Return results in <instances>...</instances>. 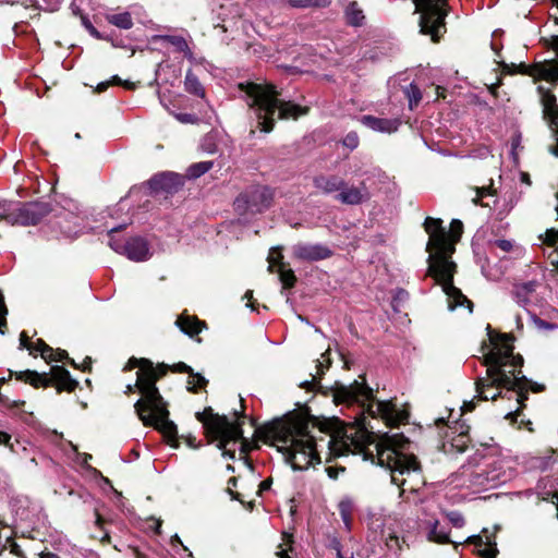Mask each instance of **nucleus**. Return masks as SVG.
<instances>
[{
    "label": "nucleus",
    "mask_w": 558,
    "mask_h": 558,
    "mask_svg": "<svg viewBox=\"0 0 558 558\" xmlns=\"http://www.w3.org/2000/svg\"><path fill=\"white\" fill-rule=\"evenodd\" d=\"M247 420L255 432L252 439L246 437V451L258 448V441H270L294 470H306L320 463L322 453L326 459L341 456L344 453L343 447H347L322 428L310 427L303 418L275 421L263 426H257L255 418L246 414Z\"/></svg>",
    "instance_id": "nucleus-1"
},
{
    "label": "nucleus",
    "mask_w": 558,
    "mask_h": 558,
    "mask_svg": "<svg viewBox=\"0 0 558 558\" xmlns=\"http://www.w3.org/2000/svg\"><path fill=\"white\" fill-rule=\"evenodd\" d=\"M442 221L427 217L424 223L425 231L429 235L426 245L428 256L427 274L433 277L437 283L441 284L442 291L448 299L449 310L458 306H466L472 312V302L453 286V275L456 272V264L450 260L451 255L456 251V243L460 240L463 231V225L460 220H452L450 231L446 232L442 228Z\"/></svg>",
    "instance_id": "nucleus-2"
},
{
    "label": "nucleus",
    "mask_w": 558,
    "mask_h": 558,
    "mask_svg": "<svg viewBox=\"0 0 558 558\" xmlns=\"http://www.w3.org/2000/svg\"><path fill=\"white\" fill-rule=\"evenodd\" d=\"M133 368H138L137 387L142 393V398L134 404L138 417L144 425H153L167 437L174 438L177 426L169 421L166 402L156 387V381L167 374L169 366L166 364L154 366L147 359L131 357L124 371Z\"/></svg>",
    "instance_id": "nucleus-3"
},
{
    "label": "nucleus",
    "mask_w": 558,
    "mask_h": 558,
    "mask_svg": "<svg viewBox=\"0 0 558 558\" xmlns=\"http://www.w3.org/2000/svg\"><path fill=\"white\" fill-rule=\"evenodd\" d=\"M487 329L492 344L490 351L483 357V364L487 367V385L504 386L517 391L521 398L527 385V379L521 375L523 357L513 354V338L510 335H495L489 326Z\"/></svg>",
    "instance_id": "nucleus-4"
},
{
    "label": "nucleus",
    "mask_w": 558,
    "mask_h": 558,
    "mask_svg": "<svg viewBox=\"0 0 558 558\" xmlns=\"http://www.w3.org/2000/svg\"><path fill=\"white\" fill-rule=\"evenodd\" d=\"M245 90L252 120L251 134L255 133V129H259L263 133L272 131L276 111H278V118L282 120L298 119L308 111L306 107L279 99L277 90L269 84L246 82Z\"/></svg>",
    "instance_id": "nucleus-5"
},
{
    "label": "nucleus",
    "mask_w": 558,
    "mask_h": 558,
    "mask_svg": "<svg viewBox=\"0 0 558 558\" xmlns=\"http://www.w3.org/2000/svg\"><path fill=\"white\" fill-rule=\"evenodd\" d=\"M332 398L337 404L357 403L361 407V412L354 421L359 432L367 433L369 428L373 429V426L366 422L367 416L380 417L390 426H397L408 417V414L396 409L391 401L372 402L373 390L364 381L354 380L348 386L337 384L332 389Z\"/></svg>",
    "instance_id": "nucleus-6"
},
{
    "label": "nucleus",
    "mask_w": 558,
    "mask_h": 558,
    "mask_svg": "<svg viewBox=\"0 0 558 558\" xmlns=\"http://www.w3.org/2000/svg\"><path fill=\"white\" fill-rule=\"evenodd\" d=\"M408 439L401 434H385L376 446L378 464L390 471L391 482L401 487L409 484L415 490L420 482V464L413 454L403 450Z\"/></svg>",
    "instance_id": "nucleus-7"
},
{
    "label": "nucleus",
    "mask_w": 558,
    "mask_h": 558,
    "mask_svg": "<svg viewBox=\"0 0 558 558\" xmlns=\"http://www.w3.org/2000/svg\"><path fill=\"white\" fill-rule=\"evenodd\" d=\"M196 420L202 423L208 442H216L225 458L234 459L239 452V459H244V439L242 424L238 413L232 415H219L210 407L196 412Z\"/></svg>",
    "instance_id": "nucleus-8"
},
{
    "label": "nucleus",
    "mask_w": 558,
    "mask_h": 558,
    "mask_svg": "<svg viewBox=\"0 0 558 558\" xmlns=\"http://www.w3.org/2000/svg\"><path fill=\"white\" fill-rule=\"evenodd\" d=\"M415 11L420 12V31L429 35L433 41H438L446 32L447 0H413Z\"/></svg>",
    "instance_id": "nucleus-9"
},
{
    "label": "nucleus",
    "mask_w": 558,
    "mask_h": 558,
    "mask_svg": "<svg viewBox=\"0 0 558 558\" xmlns=\"http://www.w3.org/2000/svg\"><path fill=\"white\" fill-rule=\"evenodd\" d=\"M515 472L512 461L499 459L485 470L472 473L470 483L476 489H490L509 482Z\"/></svg>",
    "instance_id": "nucleus-10"
},
{
    "label": "nucleus",
    "mask_w": 558,
    "mask_h": 558,
    "mask_svg": "<svg viewBox=\"0 0 558 558\" xmlns=\"http://www.w3.org/2000/svg\"><path fill=\"white\" fill-rule=\"evenodd\" d=\"M15 377L19 380L31 384L34 387H48L51 384H54L58 391H73L77 381L73 379L68 369L62 366H53L51 368V374L48 376L47 374H40L35 371H23L15 373Z\"/></svg>",
    "instance_id": "nucleus-11"
},
{
    "label": "nucleus",
    "mask_w": 558,
    "mask_h": 558,
    "mask_svg": "<svg viewBox=\"0 0 558 558\" xmlns=\"http://www.w3.org/2000/svg\"><path fill=\"white\" fill-rule=\"evenodd\" d=\"M50 207L47 203L32 202L20 204L19 207L4 216L11 223H20L23 226L38 223L48 213Z\"/></svg>",
    "instance_id": "nucleus-12"
},
{
    "label": "nucleus",
    "mask_w": 558,
    "mask_h": 558,
    "mask_svg": "<svg viewBox=\"0 0 558 558\" xmlns=\"http://www.w3.org/2000/svg\"><path fill=\"white\" fill-rule=\"evenodd\" d=\"M275 191L263 184L251 185L246 192V214H259L270 208Z\"/></svg>",
    "instance_id": "nucleus-13"
},
{
    "label": "nucleus",
    "mask_w": 558,
    "mask_h": 558,
    "mask_svg": "<svg viewBox=\"0 0 558 558\" xmlns=\"http://www.w3.org/2000/svg\"><path fill=\"white\" fill-rule=\"evenodd\" d=\"M109 245L114 252L124 254L135 262H143L150 257L147 241L140 236L132 238L126 243L117 241L111 236Z\"/></svg>",
    "instance_id": "nucleus-14"
},
{
    "label": "nucleus",
    "mask_w": 558,
    "mask_h": 558,
    "mask_svg": "<svg viewBox=\"0 0 558 558\" xmlns=\"http://www.w3.org/2000/svg\"><path fill=\"white\" fill-rule=\"evenodd\" d=\"M292 254L299 260L318 262L329 258L332 255V251L319 243H298L292 246Z\"/></svg>",
    "instance_id": "nucleus-15"
},
{
    "label": "nucleus",
    "mask_w": 558,
    "mask_h": 558,
    "mask_svg": "<svg viewBox=\"0 0 558 558\" xmlns=\"http://www.w3.org/2000/svg\"><path fill=\"white\" fill-rule=\"evenodd\" d=\"M148 184L155 192L172 193L183 185V178L174 172H163L153 177Z\"/></svg>",
    "instance_id": "nucleus-16"
},
{
    "label": "nucleus",
    "mask_w": 558,
    "mask_h": 558,
    "mask_svg": "<svg viewBox=\"0 0 558 558\" xmlns=\"http://www.w3.org/2000/svg\"><path fill=\"white\" fill-rule=\"evenodd\" d=\"M538 93L541 94L544 119L547 121L549 129L558 128V105L555 95L543 86H538Z\"/></svg>",
    "instance_id": "nucleus-17"
},
{
    "label": "nucleus",
    "mask_w": 558,
    "mask_h": 558,
    "mask_svg": "<svg viewBox=\"0 0 558 558\" xmlns=\"http://www.w3.org/2000/svg\"><path fill=\"white\" fill-rule=\"evenodd\" d=\"M421 529L425 532L429 542L438 544L453 543L449 537V533L442 526H440L439 521L436 519L422 521Z\"/></svg>",
    "instance_id": "nucleus-18"
},
{
    "label": "nucleus",
    "mask_w": 558,
    "mask_h": 558,
    "mask_svg": "<svg viewBox=\"0 0 558 558\" xmlns=\"http://www.w3.org/2000/svg\"><path fill=\"white\" fill-rule=\"evenodd\" d=\"M360 121L371 130L383 133H393L400 124L398 119H383L373 116H363Z\"/></svg>",
    "instance_id": "nucleus-19"
},
{
    "label": "nucleus",
    "mask_w": 558,
    "mask_h": 558,
    "mask_svg": "<svg viewBox=\"0 0 558 558\" xmlns=\"http://www.w3.org/2000/svg\"><path fill=\"white\" fill-rule=\"evenodd\" d=\"M368 197V193L366 186L362 184L360 187L356 186H345L340 190L339 194L336 198L347 205H359L363 203Z\"/></svg>",
    "instance_id": "nucleus-20"
},
{
    "label": "nucleus",
    "mask_w": 558,
    "mask_h": 558,
    "mask_svg": "<svg viewBox=\"0 0 558 558\" xmlns=\"http://www.w3.org/2000/svg\"><path fill=\"white\" fill-rule=\"evenodd\" d=\"M314 186L325 194L340 192L345 186V181L336 175H319L314 179Z\"/></svg>",
    "instance_id": "nucleus-21"
},
{
    "label": "nucleus",
    "mask_w": 558,
    "mask_h": 558,
    "mask_svg": "<svg viewBox=\"0 0 558 558\" xmlns=\"http://www.w3.org/2000/svg\"><path fill=\"white\" fill-rule=\"evenodd\" d=\"M175 325L180 328L182 332L190 337L198 335L206 326L205 323L199 320L197 317L190 316L186 314H181L177 318Z\"/></svg>",
    "instance_id": "nucleus-22"
},
{
    "label": "nucleus",
    "mask_w": 558,
    "mask_h": 558,
    "mask_svg": "<svg viewBox=\"0 0 558 558\" xmlns=\"http://www.w3.org/2000/svg\"><path fill=\"white\" fill-rule=\"evenodd\" d=\"M536 289V282L535 281H529L521 284L515 286L514 288V298L517 303L522 306L526 307L531 303V298Z\"/></svg>",
    "instance_id": "nucleus-23"
},
{
    "label": "nucleus",
    "mask_w": 558,
    "mask_h": 558,
    "mask_svg": "<svg viewBox=\"0 0 558 558\" xmlns=\"http://www.w3.org/2000/svg\"><path fill=\"white\" fill-rule=\"evenodd\" d=\"M487 377L486 378H478L476 380V392L480 400H496L497 397L500 396L499 391H492L493 389H500L505 388L504 386H497V385H487Z\"/></svg>",
    "instance_id": "nucleus-24"
},
{
    "label": "nucleus",
    "mask_w": 558,
    "mask_h": 558,
    "mask_svg": "<svg viewBox=\"0 0 558 558\" xmlns=\"http://www.w3.org/2000/svg\"><path fill=\"white\" fill-rule=\"evenodd\" d=\"M37 350L40 353L41 357L47 362H58L68 357L66 351L60 349L54 351L41 339L37 340Z\"/></svg>",
    "instance_id": "nucleus-25"
},
{
    "label": "nucleus",
    "mask_w": 558,
    "mask_h": 558,
    "mask_svg": "<svg viewBox=\"0 0 558 558\" xmlns=\"http://www.w3.org/2000/svg\"><path fill=\"white\" fill-rule=\"evenodd\" d=\"M330 364H331V360L329 356V350H327L326 352L320 354L319 359H317L316 364H315L316 372H315V374H311L312 380L311 381L306 380L301 386L302 387H314L316 381L320 378V376L325 373V371L329 368Z\"/></svg>",
    "instance_id": "nucleus-26"
},
{
    "label": "nucleus",
    "mask_w": 558,
    "mask_h": 558,
    "mask_svg": "<svg viewBox=\"0 0 558 558\" xmlns=\"http://www.w3.org/2000/svg\"><path fill=\"white\" fill-rule=\"evenodd\" d=\"M184 88L187 93L194 96L201 98L205 97V89L203 85L201 84L197 76L191 70H189L185 74Z\"/></svg>",
    "instance_id": "nucleus-27"
},
{
    "label": "nucleus",
    "mask_w": 558,
    "mask_h": 558,
    "mask_svg": "<svg viewBox=\"0 0 558 558\" xmlns=\"http://www.w3.org/2000/svg\"><path fill=\"white\" fill-rule=\"evenodd\" d=\"M107 21L122 29H129L133 26V21L129 12L108 14Z\"/></svg>",
    "instance_id": "nucleus-28"
},
{
    "label": "nucleus",
    "mask_w": 558,
    "mask_h": 558,
    "mask_svg": "<svg viewBox=\"0 0 558 558\" xmlns=\"http://www.w3.org/2000/svg\"><path fill=\"white\" fill-rule=\"evenodd\" d=\"M345 16L349 24L353 26L362 25L365 17L363 11L357 7L355 2H352L347 7Z\"/></svg>",
    "instance_id": "nucleus-29"
},
{
    "label": "nucleus",
    "mask_w": 558,
    "mask_h": 558,
    "mask_svg": "<svg viewBox=\"0 0 558 558\" xmlns=\"http://www.w3.org/2000/svg\"><path fill=\"white\" fill-rule=\"evenodd\" d=\"M163 39L172 45L177 50L183 52L189 59L193 58V53L187 41L182 36H165Z\"/></svg>",
    "instance_id": "nucleus-30"
},
{
    "label": "nucleus",
    "mask_w": 558,
    "mask_h": 558,
    "mask_svg": "<svg viewBox=\"0 0 558 558\" xmlns=\"http://www.w3.org/2000/svg\"><path fill=\"white\" fill-rule=\"evenodd\" d=\"M186 387L187 390L191 392H197L199 389H203L207 386L208 380L199 373H194L192 371V374H189Z\"/></svg>",
    "instance_id": "nucleus-31"
},
{
    "label": "nucleus",
    "mask_w": 558,
    "mask_h": 558,
    "mask_svg": "<svg viewBox=\"0 0 558 558\" xmlns=\"http://www.w3.org/2000/svg\"><path fill=\"white\" fill-rule=\"evenodd\" d=\"M341 519L347 530L351 529V518L353 512V504L349 499H343L338 505Z\"/></svg>",
    "instance_id": "nucleus-32"
},
{
    "label": "nucleus",
    "mask_w": 558,
    "mask_h": 558,
    "mask_svg": "<svg viewBox=\"0 0 558 558\" xmlns=\"http://www.w3.org/2000/svg\"><path fill=\"white\" fill-rule=\"evenodd\" d=\"M214 162L213 161H201L193 163L187 169V175L189 178L196 179L201 175L205 174L213 168Z\"/></svg>",
    "instance_id": "nucleus-33"
},
{
    "label": "nucleus",
    "mask_w": 558,
    "mask_h": 558,
    "mask_svg": "<svg viewBox=\"0 0 558 558\" xmlns=\"http://www.w3.org/2000/svg\"><path fill=\"white\" fill-rule=\"evenodd\" d=\"M277 271L284 289H289L294 286L296 277L292 269L286 268V266H281Z\"/></svg>",
    "instance_id": "nucleus-34"
},
{
    "label": "nucleus",
    "mask_w": 558,
    "mask_h": 558,
    "mask_svg": "<svg viewBox=\"0 0 558 558\" xmlns=\"http://www.w3.org/2000/svg\"><path fill=\"white\" fill-rule=\"evenodd\" d=\"M469 445V436L465 432H460L457 436L451 438L450 446L457 452H464Z\"/></svg>",
    "instance_id": "nucleus-35"
},
{
    "label": "nucleus",
    "mask_w": 558,
    "mask_h": 558,
    "mask_svg": "<svg viewBox=\"0 0 558 558\" xmlns=\"http://www.w3.org/2000/svg\"><path fill=\"white\" fill-rule=\"evenodd\" d=\"M289 3L294 8H310V7L324 8V7H327L330 3V1L329 0H289Z\"/></svg>",
    "instance_id": "nucleus-36"
},
{
    "label": "nucleus",
    "mask_w": 558,
    "mask_h": 558,
    "mask_svg": "<svg viewBox=\"0 0 558 558\" xmlns=\"http://www.w3.org/2000/svg\"><path fill=\"white\" fill-rule=\"evenodd\" d=\"M405 95L409 99V105H410V108L412 109L414 106H416L420 100L422 99V94H421V90L420 88L415 85V84H410L407 88H405Z\"/></svg>",
    "instance_id": "nucleus-37"
},
{
    "label": "nucleus",
    "mask_w": 558,
    "mask_h": 558,
    "mask_svg": "<svg viewBox=\"0 0 558 558\" xmlns=\"http://www.w3.org/2000/svg\"><path fill=\"white\" fill-rule=\"evenodd\" d=\"M446 517L449 520V522L452 524V526H454L457 529H461L465 524L464 517L459 511L446 512Z\"/></svg>",
    "instance_id": "nucleus-38"
},
{
    "label": "nucleus",
    "mask_w": 558,
    "mask_h": 558,
    "mask_svg": "<svg viewBox=\"0 0 558 558\" xmlns=\"http://www.w3.org/2000/svg\"><path fill=\"white\" fill-rule=\"evenodd\" d=\"M282 258L283 256L281 252L278 248H272L268 256L269 269H272L274 267L280 268L281 266H286L282 263Z\"/></svg>",
    "instance_id": "nucleus-39"
},
{
    "label": "nucleus",
    "mask_w": 558,
    "mask_h": 558,
    "mask_svg": "<svg viewBox=\"0 0 558 558\" xmlns=\"http://www.w3.org/2000/svg\"><path fill=\"white\" fill-rule=\"evenodd\" d=\"M7 315L8 308L4 303V298L2 292L0 291V333L4 335V328L7 327Z\"/></svg>",
    "instance_id": "nucleus-40"
},
{
    "label": "nucleus",
    "mask_w": 558,
    "mask_h": 558,
    "mask_svg": "<svg viewBox=\"0 0 558 558\" xmlns=\"http://www.w3.org/2000/svg\"><path fill=\"white\" fill-rule=\"evenodd\" d=\"M20 347L21 349H27L31 354L38 352L37 350V341L35 343L29 342V338L25 331L20 335Z\"/></svg>",
    "instance_id": "nucleus-41"
},
{
    "label": "nucleus",
    "mask_w": 558,
    "mask_h": 558,
    "mask_svg": "<svg viewBox=\"0 0 558 558\" xmlns=\"http://www.w3.org/2000/svg\"><path fill=\"white\" fill-rule=\"evenodd\" d=\"M236 484H238V480L235 477H231L228 481V486H227L226 490L230 495L231 499L238 500L241 504H243V500L241 499V494L234 490V488L236 487Z\"/></svg>",
    "instance_id": "nucleus-42"
},
{
    "label": "nucleus",
    "mask_w": 558,
    "mask_h": 558,
    "mask_svg": "<svg viewBox=\"0 0 558 558\" xmlns=\"http://www.w3.org/2000/svg\"><path fill=\"white\" fill-rule=\"evenodd\" d=\"M359 136L355 132H350L343 138V145L351 150L355 149L359 146Z\"/></svg>",
    "instance_id": "nucleus-43"
},
{
    "label": "nucleus",
    "mask_w": 558,
    "mask_h": 558,
    "mask_svg": "<svg viewBox=\"0 0 558 558\" xmlns=\"http://www.w3.org/2000/svg\"><path fill=\"white\" fill-rule=\"evenodd\" d=\"M283 541L286 542V545H289V548H283L282 545H280V549L276 553V555L278 556V558H291V556L289 555V550L292 549L291 547V535H288V534H283Z\"/></svg>",
    "instance_id": "nucleus-44"
},
{
    "label": "nucleus",
    "mask_w": 558,
    "mask_h": 558,
    "mask_svg": "<svg viewBox=\"0 0 558 558\" xmlns=\"http://www.w3.org/2000/svg\"><path fill=\"white\" fill-rule=\"evenodd\" d=\"M529 388L532 391H534V392H538V391H542L544 389V386L539 385V384H536V383H531V381L527 380L526 388H525V390H523V396L521 398L518 396V398H517L518 402L522 403L523 400L527 399V389Z\"/></svg>",
    "instance_id": "nucleus-45"
},
{
    "label": "nucleus",
    "mask_w": 558,
    "mask_h": 558,
    "mask_svg": "<svg viewBox=\"0 0 558 558\" xmlns=\"http://www.w3.org/2000/svg\"><path fill=\"white\" fill-rule=\"evenodd\" d=\"M0 445L7 446L11 452L17 453V449L15 448V445L11 442V436L8 433L2 432V430H0Z\"/></svg>",
    "instance_id": "nucleus-46"
},
{
    "label": "nucleus",
    "mask_w": 558,
    "mask_h": 558,
    "mask_svg": "<svg viewBox=\"0 0 558 558\" xmlns=\"http://www.w3.org/2000/svg\"><path fill=\"white\" fill-rule=\"evenodd\" d=\"M492 244L506 253L510 252L513 247V243L509 240H495Z\"/></svg>",
    "instance_id": "nucleus-47"
},
{
    "label": "nucleus",
    "mask_w": 558,
    "mask_h": 558,
    "mask_svg": "<svg viewBox=\"0 0 558 558\" xmlns=\"http://www.w3.org/2000/svg\"><path fill=\"white\" fill-rule=\"evenodd\" d=\"M171 369L175 373H187V374H192V368L191 366H189L187 364L183 363V362H179L177 364H173L171 366Z\"/></svg>",
    "instance_id": "nucleus-48"
},
{
    "label": "nucleus",
    "mask_w": 558,
    "mask_h": 558,
    "mask_svg": "<svg viewBox=\"0 0 558 558\" xmlns=\"http://www.w3.org/2000/svg\"><path fill=\"white\" fill-rule=\"evenodd\" d=\"M550 130H551V132H553V134H554V137H555V140H556V144H555V145L549 146V151H550L553 155H555V156H557V157H558V126H557V128H555V129H550Z\"/></svg>",
    "instance_id": "nucleus-49"
},
{
    "label": "nucleus",
    "mask_w": 558,
    "mask_h": 558,
    "mask_svg": "<svg viewBox=\"0 0 558 558\" xmlns=\"http://www.w3.org/2000/svg\"><path fill=\"white\" fill-rule=\"evenodd\" d=\"M475 197L472 199L474 204H478L480 199L484 196L489 194V189L487 187H481L475 190Z\"/></svg>",
    "instance_id": "nucleus-50"
},
{
    "label": "nucleus",
    "mask_w": 558,
    "mask_h": 558,
    "mask_svg": "<svg viewBox=\"0 0 558 558\" xmlns=\"http://www.w3.org/2000/svg\"><path fill=\"white\" fill-rule=\"evenodd\" d=\"M121 84V80L118 76H113L111 82H102L98 84L97 90L99 93L104 92L111 83Z\"/></svg>",
    "instance_id": "nucleus-51"
},
{
    "label": "nucleus",
    "mask_w": 558,
    "mask_h": 558,
    "mask_svg": "<svg viewBox=\"0 0 558 558\" xmlns=\"http://www.w3.org/2000/svg\"><path fill=\"white\" fill-rule=\"evenodd\" d=\"M177 118L183 123H194L195 117L189 113L178 114Z\"/></svg>",
    "instance_id": "nucleus-52"
},
{
    "label": "nucleus",
    "mask_w": 558,
    "mask_h": 558,
    "mask_svg": "<svg viewBox=\"0 0 558 558\" xmlns=\"http://www.w3.org/2000/svg\"><path fill=\"white\" fill-rule=\"evenodd\" d=\"M497 548L496 547H489V548H485L483 551H482V556L484 558H495L496 557V554H497Z\"/></svg>",
    "instance_id": "nucleus-53"
},
{
    "label": "nucleus",
    "mask_w": 558,
    "mask_h": 558,
    "mask_svg": "<svg viewBox=\"0 0 558 558\" xmlns=\"http://www.w3.org/2000/svg\"><path fill=\"white\" fill-rule=\"evenodd\" d=\"M550 264L558 267V248L554 250L548 256Z\"/></svg>",
    "instance_id": "nucleus-54"
},
{
    "label": "nucleus",
    "mask_w": 558,
    "mask_h": 558,
    "mask_svg": "<svg viewBox=\"0 0 558 558\" xmlns=\"http://www.w3.org/2000/svg\"><path fill=\"white\" fill-rule=\"evenodd\" d=\"M258 493L268 490L270 488V482L268 480L260 482L258 485Z\"/></svg>",
    "instance_id": "nucleus-55"
},
{
    "label": "nucleus",
    "mask_w": 558,
    "mask_h": 558,
    "mask_svg": "<svg viewBox=\"0 0 558 558\" xmlns=\"http://www.w3.org/2000/svg\"><path fill=\"white\" fill-rule=\"evenodd\" d=\"M37 558H60L57 554L51 551H41Z\"/></svg>",
    "instance_id": "nucleus-56"
},
{
    "label": "nucleus",
    "mask_w": 558,
    "mask_h": 558,
    "mask_svg": "<svg viewBox=\"0 0 558 558\" xmlns=\"http://www.w3.org/2000/svg\"><path fill=\"white\" fill-rule=\"evenodd\" d=\"M474 408H475V403L472 400V401H469V402H464V404H463V407L461 409H462V411H469L470 412V411H473Z\"/></svg>",
    "instance_id": "nucleus-57"
},
{
    "label": "nucleus",
    "mask_w": 558,
    "mask_h": 558,
    "mask_svg": "<svg viewBox=\"0 0 558 558\" xmlns=\"http://www.w3.org/2000/svg\"><path fill=\"white\" fill-rule=\"evenodd\" d=\"M245 298H246V307H252L254 310V305L252 303V298H253L252 291L246 290Z\"/></svg>",
    "instance_id": "nucleus-58"
},
{
    "label": "nucleus",
    "mask_w": 558,
    "mask_h": 558,
    "mask_svg": "<svg viewBox=\"0 0 558 558\" xmlns=\"http://www.w3.org/2000/svg\"><path fill=\"white\" fill-rule=\"evenodd\" d=\"M136 374H138V372H137ZM137 376H138V375H136V377H137ZM135 388L140 391V389H138V387H137V381H136L134 385H131V384L126 385V387H125V391H124V392H125V393H130V392L134 391V389H135Z\"/></svg>",
    "instance_id": "nucleus-59"
},
{
    "label": "nucleus",
    "mask_w": 558,
    "mask_h": 558,
    "mask_svg": "<svg viewBox=\"0 0 558 558\" xmlns=\"http://www.w3.org/2000/svg\"><path fill=\"white\" fill-rule=\"evenodd\" d=\"M86 27L89 29L90 34L94 35L95 37H99V33L96 31L95 27H93L90 24H87L85 23Z\"/></svg>",
    "instance_id": "nucleus-60"
},
{
    "label": "nucleus",
    "mask_w": 558,
    "mask_h": 558,
    "mask_svg": "<svg viewBox=\"0 0 558 558\" xmlns=\"http://www.w3.org/2000/svg\"><path fill=\"white\" fill-rule=\"evenodd\" d=\"M327 473H328L329 477L336 478L338 472L335 469H332V468H328L327 469Z\"/></svg>",
    "instance_id": "nucleus-61"
},
{
    "label": "nucleus",
    "mask_w": 558,
    "mask_h": 558,
    "mask_svg": "<svg viewBox=\"0 0 558 558\" xmlns=\"http://www.w3.org/2000/svg\"><path fill=\"white\" fill-rule=\"evenodd\" d=\"M171 544H173V545H174V544H180V545H182V546H183V544H182V542H181V538H180V537H179V535H177V534H175V535H173V536L171 537Z\"/></svg>",
    "instance_id": "nucleus-62"
},
{
    "label": "nucleus",
    "mask_w": 558,
    "mask_h": 558,
    "mask_svg": "<svg viewBox=\"0 0 558 558\" xmlns=\"http://www.w3.org/2000/svg\"><path fill=\"white\" fill-rule=\"evenodd\" d=\"M335 548H336V550H337V558H344V557L342 556L341 550H340L339 543H337V544H336Z\"/></svg>",
    "instance_id": "nucleus-63"
},
{
    "label": "nucleus",
    "mask_w": 558,
    "mask_h": 558,
    "mask_svg": "<svg viewBox=\"0 0 558 558\" xmlns=\"http://www.w3.org/2000/svg\"><path fill=\"white\" fill-rule=\"evenodd\" d=\"M539 326L544 327V328H551V325L548 324V323H544V322H541L539 320Z\"/></svg>",
    "instance_id": "nucleus-64"
}]
</instances>
